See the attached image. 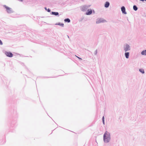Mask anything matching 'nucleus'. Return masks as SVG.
<instances>
[{
	"label": "nucleus",
	"mask_w": 146,
	"mask_h": 146,
	"mask_svg": "<svg viewBox=\"0 0 146 146\" xmlns=\"http://www.w3.org/2000/svg\"><path fill=\"white\" fill-rule=\"evenodd\" d=\"M109 3L107 2H106L105 5V7L106 8L108 7L109 6Z\"/></svg>",
	"instance_id": "obj_7"
},
{
	"label": "nucleus",
	"mask_w": 146,
	"mask_h": 146,
	"mask_svg": "<svg viewBox=\"0 0 146 146\" xmlns=\"http://www.w3.org/2000/svg\"><path fill=\"white\" fill-rule=\"evenodd\" d=\"M20 0V1H23V0Z\"/></svg>",
	"instance_id": "obj_23"
},
{
	"label": "nucleus",
	"mask_w": 146,
	"mask_h": 146,
	"mask_svg": "<svg viewBox=\"0 0 146 146\" xmlns=\"http://www.w3.org/2000/svg\"><path fill=\"white\" fill-rule=\"evenodd\" d=\"M110 139L109 133L106 131L104 135V142L108 143L109 142Z\"/></svg>",
	"instance_id": "obj_1"
},
{
	"label": "nucleus",
	"mask_w": 146,
	"mask_h": 146,
	"mask_svg": "<svg viewBox=\"0 0 146 146\" xmlns=\"http://www.w3.org/2000/svg\"><path fill=\"white\" fill-rule=\"evenodd\" d=\"M139 70L140 72H141V73H143V74L144 73V70L143 69H139Z\"/></svg>",
	"instance_id": "obj_12"
},
{
	"label": "nucleus",
	"mask_w": 146,
	"mask_h": 146,
	"mask_svg": "<svg viewBox=\"0 0 146 146\" xmlns=\"http://www.w3.org/2000/svg\"><path fill=\"white\" fill-rule=\"evenodd\" d=\"M104 116H103V117H102V120H104Z\"/></svg>",
	"instance_id": "obj_18"
},
{
	"label": "nucleus",
	"mask_w": 146,
	"mask_h": 146,
	"mask_svg": "<svg viewBox=\"0 0 146 146\" xmlns=\"http://www.w3.org/2000/svg\"><path fill=\"white\" fill-rule=\"evenodd\" d=\"M4 6L6 9L7 11V12L8 13H11L12 12V10L11 8H9L7 6L5 5H4Z\"/></svg>",
	"instance_id": "obj_2"
},
{
	"label": "nucleus",
	"mask_w": 146,
	"mask_h": 146,
	"mask_svg": "<svg viewBox=\"0 0 146 146\" xmlns=\"http://www.w3.org/2000/svg\"><path fill=\"white\" fill-rule=\"evenodd\" d=\"M2 44H3V43L2 42V41H1V40H0V44L2 45Z\"/></svg>",
	"instance_id": "obj_15"
},
{
	"label": "nucleus",
	"mask_w": 146,
	"mask_h": 146,
	"mask_svg": "<svg viewBox=\"0 0 146 146\" xmlns=\"http://www.w3.org/2000/svg\"><path fill=\"white\" fill-rule=\"evenodd\" d=\"M76 57H77L79 59H80V60H82V59L81 58H80V57H78V56H76Z\"/></svg>",
	"instance_id": "obj_17"
},
{
	"label": "nucleus",
	"mask_w": 146,
	"mask_h": 146,
	"mask_svg": "<svg viewBox=\"0 0 146 146\" xmlns=\"http://www.w3.org/2000/svg\"><path fill=\"white\" fill-rule=\"evenodd\" d=\"M140 0L141 1H145V0Z\"/></svg>",
	"instance_id": "obj_20"
},
{
	"label": "nucleus",
	"mask_w": 146,
	"mask_h": 146,
	"mask_svg": "<svg viewBox=\"0 0 146 146\" xmlns=\"http://www.w3.org/2000/svg\"><path fill=\"white\" fill-rule=\"evenodd\" d=\"M125 55L126 58H129V52H125Z\"/></svg>",
	"instance_id": "obj_8"
},
{
	"label": "nucleus",
	"mask_w": 146,
	"mask_h": 146,
	"mask_svg": "<svg viewBox=\"0 0 146 146\" xmlns=\"http://www.w3.org/2000/svg\"><path fill=\"white\" fill-rule=\"evenodd\" d=\"M5 54L7 56L10 57H13V54L11 53L8 52H5Z\"/></svg>",
	"instance_id": "obj_3"
},
{
	"label": "nucleus",
	"mask_w": 146,
	"mask_h": 146,
	"mask_svg": "<svg viewBox=\"0 0 146 146\" xmlns=\"http://www.w3.org/2000/svg\"><path fill=\"white\" fill-rule=\"evenodd\" d=\"M141 54L143 55H146V50L143 51Z\"/></svg>",
	"instance_id": "obj_9"
},
{
	"label": "nucleus",
	"mask_w": 146,
	"mask_h": 146,
	"mask_svg": "<svg viewBox=\"0 0 146 146\" xmlns=\"http://www.w3.org/2000/svg\"><path fill=\"white\" fill-rule=\"evenodd\" d=\"M48 12H50V9H48Z\"/></svg>",
	"instance_id": "obj_16"
},
{
	"label": "nucleus",
	"mask_w": 146,
	"mask_h": 146,
	"mask_svg": "<svg viewBox=\"0 0 146 146\" xmlns=\"http://www.w3.org/2000/svg\"><path fill=\"white\" fill-rule=\"evenodd\" d=\"M92 11L91 9H88V10L87 12H86V14L87 15H90L92 14Z\"/></svg>",
	"instance_id": "obj_5"
},
{
	"label": "nucleus",
	"mask_w": 146,
	"mask_h": 146,
	"mask_svg": "<svg viewBox=\"0 0 146 146\" xmlns=\"http://www.w3.org/2000/svg\"><path fill=\"white\" fill-rule=\"evenodd\" d=\"M64 21L65 22H67L68 23H69L70 22V20L69 19H65Z\"/></svg>",
	"instance_id": "obj_11"
},
{
	"label": "nucleus",
	"mask_w": 146,
	"mask_h": 146,
	"mask_svg": "<svg viewBox=\"0 0 146 146\" xmlns=\"http://www.w3.org/2000/svg\"><path fill=\"white\" fill-rule=\"evenodd\" d=\"M133 9L135 11H136L137 9V8L135 5H134L133 7Z\"/></svg>",
	"instance_id": "obj_13"
},
{
	"label": "nucleus",
	"mask_w": 146,
	"mask_h": 146,
	"mask_svg": "<svg viewBox=\"0 0 146 146\" xmlns=\"http://www.w3.org/2000/svg\"><path fill=\"white\" fill-rule=\"evenodd\" d=\"M59 25H60L62 27H63L64 26V24H58Z\"/></svg>",
	"instance_id": "obj_14"
},
{
	"label": "nucleus",
	"mask_w": 146,
	"mask_h": 146,
	"mask_svg": "<svg viewBox=\"0 0 146 146\" xmlns=\"http://www.w3.org/2000/svg\"><path fill=\"white\" fill-rule=\"evenodd\" d=\"M103 123L104 124V120H103Z\"/></svg>",
	"instance_id": "obj_19"
},
{
	"label": "nucleus",
	"mask_w": 146,
	"mask_h": 146,
	"mask_svg": "<svg viewBox=\"0 0 146 146\" xmlns=\"http://www.w3.org/2000/svg\"><path fill=\"white\" fill-rule=\"evenodd\" d=\"M129 50V46L128 45H126L125 48H124L125 52H126L128 50Z\"/></svg>",
	"instance_id": "obj_6"
},
{
	"label": "nucleus",
	"mask_w": 146,
	"mask_h": 146,
	"mask_svg": "<svg viewBox=\"0 0 146 146\" xmlns=\"http://www.w3.org/2000/svg\"><path fill=\"white\" fill-rule=\"evenodd\" d=\"M52 15H58V12H52Z\"/></svg>",
	"instance_id": "obj_10"
},
{
	"label": "nucleus",
	"mask_w": 146,
	"mask_h": 146,
	"mask_svg": "<svg viewBox=\"0 0 146 146\" xmlns=\"http://www.w3.org/2000/svg\"><path fill=\"white\" fill-rule=\"evenodd\" d=\"M121 10L122 13L125 14H126L127 13L125 11V7L123 6L121 8Z\"/></svg>",
	"instance_id": "obj_4"
},
{
	"label": "nucleus",
	"mask_w": 146,
	"mask_h": 146,
	"mask_svg": "<svg viewBox=\"0 0 146 146\" xmlns=\"http://www.w3.org/2000/svg\"><path fill=\"white\" fill-rule=\"evenodd\" d=\"M45 9L46 10H47V9H46V7H45Z\"/></svg>",
	"instance_id": "obj_22"
},
{
	"label": "nucleus",
	"mask_w": 146,
	"mask_h": 146,
	"mask_svg": "<svg viewBox=\"0 0 146 146\" xmlns=\"http://www.w3.org/2000/svg\"><path fill=\"white\" fill-rule=\"evenodd\" d=\"M96 22H97V23H99V22H98V21H97Z\"/></svg>",
	"instance_id": "obj_21"
},
{
	"label": "nucleus",
	"mask_w": 146,
	"mask_h": 146,
	"mask_svg": "<svg viewBox=\"0 0 146 146\" xmlns=\"http://www.w3.org/2000/svg\"><path fill=\"white\" fill-rule=\"evenodd\" d=\"M145 1H146V0H145Z\"/></svg>",
	"instance_id": "obj_24"
}]
</instances>
